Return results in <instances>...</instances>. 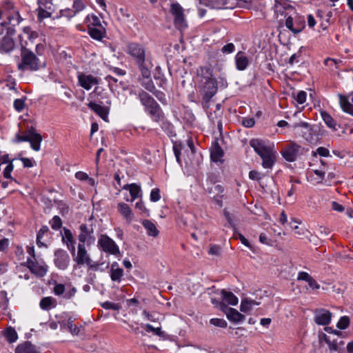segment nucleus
Returning a JSON list of instances; mask_svg holds the SVG:
<instances>
[{
  "mask_svg": "<svg viewBox=\"0 0 353 353\" xmlns=\"http://www.w3.org/2000/svg\"><path fill=\"white\" fill-rule=\"evenodd\" d=\"M252 305H250V303L248 302V299H243L241 303V311L243 312H248V311L252 310Z\"/></svg>",
  "mask_w": 353,
  "mask_h": 353,
  "instance_id": "obj_53",
  "label": "nucleus"
},
{
  "mask_svg": "<svg viewBox=\"0 0 353 353\" xmlns=\"http://www.w3.org/2000/svg\"><path fill=\"white\" fill-rule=\"evenodd\" d=\"M350 322V318L347 316H343L340 318L336 324V327L340 330H345L349 326Z\"/></svg>",
  "mask_w": 353,
  "mask_h": 353,
  "instance_id": "obj_43",
  "label": "nucleus"
},
{
  "mask_svg": "<svg viewBox=\"0 0 353 353\" xmlns=\"http://www.w3.org/2000/svg\"><path fill=\"white\" fill-rule=\"evenodd\" d=\"M275 12L281 14H284L286 17L285 26L290 30L293 34H297L300 33L305 27V19L303 17L296 15L293 17L292 15H289V12H285L283 10H290L294 12V8L290 6L288 3L284 2L282 4L279 0H275Z\"/></svg>",
  "mask_w": 353,
  "mask_h": 353,
  "instance_id": "obj_3",
  "label": "nucleus"
},
{
  "mask_svg": "<svg viewBox=\"0 0 353 353\" xmlns=\"http://www.w3.org/2000/svg\"><path fill=\"white\" fill-rule=\"evenodd\" d=\"M14 33L15 30L10 27L7 29V35L0 38V52L8 53L14 50V41L10 36Z\"/></svg>",
  "mask_w": 353,
  "mask_h": 353,
  "instance_id": "obj_9",
  "label": "nucleus"
},
{
  "mask_svg": "<svg viewBox=\"0 0 353 353\" xmlns=\"http://www.w3.org/2000/svg\"><path fill=\"white\" fill-rule=\"evenodd\" d=\"M199 92L202 96V106L205 110L210 108V103L218 90L217 81L213 77L212 71L210 68H201L199 74Z\"/></svg>",
  "mask_w": 353,
  "mask_h": 353,
  "instance_id": "obj_1",
  "label": "nucleus"
},
{
  "mask_svg": "<svg viewBox=\"0 0 353 353\" xmlns=\"http://www.w3.org/2000/svg\"><path fill=\"white\" fill-rule=\"evenodd\" d=\"M250 145L259 157L274 150L273 144H266L264 141L259 139H251L250 141Z\"/></svg>",
  "mask_w": 353,
  "mask_h": 353,
  "instance_id": "obj_10",
  "label": "nucleus"
},
{
  "mask_svg": "<svg viewBox=\"0 0 353 353\" xmlns=\"http://www.w3.org/2000/svg\"><path fill=\"white\" fill-rule=\"evenodd\" d=\"M151 93L153 94L161 103H164L165 101V94L163 92L155 88L154 92H152Z\"/></svg>",
  "mask_w": 353,
  "mask_h": 353,
  "instance_id": "obj_62",
  "label": "nucleus"
},
{
  "mask_svg": "<svg viewBox=\"0 0 353 353\" xmlns=\"http://www.w3.org/2000/svg\"><path fill=\"white\" fill-rule=\"evenodd\" d=\"M2 6L3 10L6 12V13L12 12L14 10L13 3L10 1H6L3 2Z\"/></svg>",
  "mask_w": 353,
  "mask_h": 353,
  "instance_id": "obj_64",
  "label": "nucleus"
},
{
  "mask_svg": "<svg viewBox=\"0 0 353 353\" xmlns=\"http://www.w3.org/2000/svg\"><path fill=\"white\" fill-rule=\"evenodd\" d=\"M171 12L174 17V24L177 28L183 29L187 27L183 9L178 3L171 5Z\"/></svg>",
  "mask_w": 353,
  "mask_h": 353,
  "instance_id": "obj_11",
  "label": "nucleus"
},
{
  "mask_svg": "<svg viewBox=\"0 0 353 353\" xmlns=\"http://www.w3.org/2000/svg\"><path fill=\"white\" fill-rule=\"evenodd\" d=\"M262 159V166L265 169H272L276 161V151L260 156Z\"/></svg>",
  "mask_w": 353,
  "mask_h": 353,
  "instance_id": "obj_27",
  "label": "nucleus"
},
{
  "mask_svg": "<svg viewBox=\"0 0 353 353\" xmlns=\"http://www.w3.org/2000/svg\"><path fill=\"white\" fill-rule=\"evenodd\" d=\"M51 227L53 230H59L61 228L62 221L58 216H54L52 219L50 221Z\"/></svg>",
  "mask_w": 353,
  "mask_h": 353,
  "instance_id": "obj_45",
  "label": "nucleus"
},
{
  "mask_svg": "<svg viewBox=\"0 0 353 353\" xmlns=\"http://www.w3.org/2000/svg\"><path fill=\"white\" fill-rule=\"evenodd\" d=\"M339 103L342 110L351 115L353 116V104L351 103L347 97L343 94H339Z\"/></svg>",
  "mask_w": 353,
  "mask_h": 353,
  "instance_id": "obj_31",
  "label": "nucleus"
},
{
  "mask_svg": "<svg viewBox=\"0 0 353 353\" xmlns=\"http://www.w3.org/2000/svg\"><path fill=\"white\" fill-rule=\"evenodd\" d=\"M146 331L147 332H152L156 335L161 336L163 334V332L161 331V329L160 327H154L150 324H147L145 325Z\"/></svg>",
  "mask_w": 353,
  "mask_h": 353,
  "instance_id": "obj_57",
  "label": "nucleus"
},
{
  "mask_svg": "<svg viewBox=\"0 0 353 353\" xmlns=\"http://www.w3.org/2000/svg\"><path fill=\"white\" fill-rule=\"evenodd\" d=\"M101 306L105 310H118L119 309V306L118 304L110 301H105L103 303L101 304Z\"/></svg>",
  "mask_w": 353,
  "mask_h": 353,
  "instance_id": "obj_51",
  "label": "nucleus"
},
{
  "mask_svg": "<svg viewBox=\"0 0 353 353\" xmlns=\"http://www.w3.org/2000/svg\"><path fill=\"white\" fill-rule=\"evenodd\" d=\"M123 190H128L130 194L131 199L126 198L127 201H134L135 199L142 196V192L140 185L136 183L126 184L123 187Z\"/></svg>",
  "mask_w": 353,
  "mask_h": 353,
  "instance_id": "obj_23",
  "label": "nucleus"
},
{
  "mask_svg": "<svg viewBox=\"0 0 353 353\" xmlns=\"http://www.w3.org/2000/svg\"><path fill=\"white\" fill-rule=\"evenodd\" d=\"M146 112L154 122L158 123L164 119V113L159 105H155L153 109H150Z\"/></svg>",
  "mask_w": 353,
  "mask_h": 353,
  "instance_id": "obj_29",
  "label": "nucleus"
},
{
  "mask_svg": "<svg viewBox=\"0 0 353 353\" xmlns=\"http://www.w3.org/2000/svg\"><path fill=\"white\" fill-rule=\"evenodd\" d=\"M137 97L145 112L150 109H153L155 105H159L149 93L142 89L138 91Z\"/></svg>",
  "mask_w": 353,
  "mask_h": 353,
  "instance_id": "obj_14",
  "label": "nucleus"
},
{
  "mask_svg": "<svg viewBox=\"0 0 353 353\" xmlns=\"http://www.w3.org/2000/svg\"><path fill=\"white\" fill-rule=\"evenodd\" d=\"M224 152L217 141L212 143V148L210 149V158L214 162H222Z\"/></svg>",
  "mask_w": 353,
  "mask_h": 353,
  "instance_id": "obj_24",
  "label": "nucleus"
},
{
  "mask_svg": "<svg viewBox=\"0 0 353 353\" xmlns=\"http://www.w3.org/2000/svg\"><path fill=\"white\" fill-rule=\"evenodd\" d=\"M62 241L67 246V248L70 252L72 256H75V244L76 240L74 239L72 232L66 228H63V234L62 235Z\"/></svg>",
  "mask_w": 353,
  "mask_h": 353,
  "instance_id": "obj_18",
  "label": "nucleus"
},
{
  "mask_svg": "<svg viewBox=\"0 0 353 353\" xmlns=\"http://www.w3.org/2000/svg\"><path fill=\"white\" fill-rule=\"evenodd\" d=\"M262 177L263 174L256 170H251L249 172V178L252 180L259 181Z\"/></svg>",
  "mask_w": 353,
  "mask_h": 353,
  "instance_id": "obj_59",
  "label": "nucleus"
},
{
  "mask_svg": "<svg viewBox=\"0 0 353 353\" xmlns=\"http://www.w3.org/2000/svg\"><path fill=\"white\" fill-rule=\"evenodd\" d=\"M200 3L212 9H233L243 5L240 0H200Z\"/></svg>",
  "mask_w": 353,
  "mask_h": 353,
  "instance_id": "obj_6",
  "label": "nucleus"
},
{
  "mask_svg": "<svg viewBox=\"0 0 353 353\" xmlns=\"http://www.w3.org/2000/svg\"><path fill=\"white\" fill-rule=\"evenodd\" d=\"M210 323L214 326L219 327H227V322L222 319H212L210 321Z\"/></svg>",
  "mask_w": 353,
  "mask_h": 353,
  "instance_id": "obj_47",
  "label": "nucleus"
},
{
  "mask_svg": "<svg viewBox=\"0 0 353 353\" xmlns=\"http://www.w3.org/2000/svg\"><path fill=\"white\" fill-rule=\"evenodd\" d=\"M105 80L108 81L109 88L112 91H113L117 88V85L116 84L114 85L113 83H116L117 82V79L116 78H114L110 75H108L105 77Z\"/></svg>",
  "mask_w": 353,
  "mask_h": 353,
  "instance_id": "obj_52",
  "label": "nucleus"
},
{
  "mask_svg": "<svg viewBox=\"0 0 353 353\" xmlns=\"http://www.w3.org/2000/svg\"><path fill=\"white\" fill-rule=\"evenodd\" d=\"M80 234L78 236L79 243H85L86 241L92 243L94 241V230L92 225H87L86 224H81L79 226Z\"/></svg>",
  "mask_w": 353,
  "mask_h": 353,
  "instance_id": "obj_17",
  "label": "nucleus"
},
{
  "mask_svg": "<svg viewBox=\"0 0 353 353\" xmlns=\"http://www.w3.org/2000/svg\"><path fill=\"white\" fill-rule=\"evenodd\" d=\"M110 276L112 281L120 283L121 281V278L123 276V270L115 269L113 270H110Z\"/></svg>",
  "mask_w": 353,
  "mask_h": 353,
  "instance_id": "obj_38",
  "label": "nucleus"
},
{
  "mask_svg": "<svg viewBox=\"0 0 353 353\" xmlns=\"http://www.w3.org/2000/svg\"><path fill=\"white\" fill-rule=\"evenodd\" d=\"M234 45L232 43H229L222 48L221 51L224 54H230L234 51Z\"/></svg>",
  "mask_w": 353,
  "mask_h": 353,
  "instance_id": "obj_58",
  "label": "nucleus"
},
{
  "mask_svg": "<svg viewBox=\"0 0 353 353\" xmlns=\"http://www.w3.org/2000/svg\"><path fill=\"white\" fill-rule=\"evenodd\" d=\"M74 320L70 317L68 319L66 326L70 332L74 335L79 334L80 330L79 328L73 324Z\"/></svg>",
  "mask_w": 353,
  "mask_h": 353,
  "instance_id": "obj_42",
  "label": "nucleus"
},
{
  "mask_svg": "<svg viewBox=\"0 0 353 353\" xmlns=\"http://www.w3.org/2000/svg\"><path fill=\"white\" fill-rule=\"evenodd\" d=\"M126 52L133 59L143 77L151 75V62L146 59V50L143 44L130 42L127 44Z\"/></svg>",
  "mask_w": 353,
  "mask_h": 353,
  "instance_id": "obj_2",
  "label": "nucleus"
},
{
  "mask_svg": "<svg viewBox=\"0 0 353 353\" xmlns=\"http://www.w3.org/2000/svg\"><path fill=\"white\" fill-rule=\"evenodd\" d=\"M27 263L30 271L37 276L43 277L48 272V265H46L43 261L39 262L37 260L34 261L30 258H28Z\"/></svg>",
  "mask_w": 353,
  "mask_h": 353,
  "instance_id": "obj_12",
  "label": "nucleus"
},
{
  "mask_svg": "<svg viewBox=\"0 0 353 353\" xmlns=\"http://www.w3.org/2000/svg\"><path fill=\"white\" fill-rule=\"evenodd\" d=\"M226 316L230 321L235 323L241 322L245 319V316L234 308H232Z\"/></svg>",
  "mask_w": 353,
  "mask_h": 353,
  "instance_id": "obj_33",
  "label": "nucleus"
},
{
  "mask_svg": "<svg viewBox=\"0 0 353 353\" xmlns=\"http://www.w3.org/2000/svg\"><path fill=\"white\" fill-rule=\"evenodd\" d=\"M8 21H3L1 23L2 26H6L8 24L15 26L19 25L23 20L20 16L19 11L13 10L12 12L5 13Z\"/></svg>",
  "mask_w": 353,
  "mask_h": 353,
  "instance_id": "obj_25",
  "label": "nucleus"
},
{
  "mask_svg": "<svg viewBox=\"0 0 353 353\" xmlns=\"http://www.w3.org/2000/svg\"><path fill=\"white\" fill-rule=\"evenodd\" d=\"M65 292V285L61 283L56 284L54 287V292L56 295L60 296Z\"/></svg>",
  "mask_w": 353,
  "mask_h": 353,
  "instance_id": "obj_60",
  "label": "nucleus"
},
{
  "mask_svg": "<svg viewBox=\"0 0 353 353\" xmlns=\"http://www.w3.org/2000/svg\"><path fill=\"white\" fill-rule=\"evenodd\" d=\"M14 169V165L12 162H10L9 164L7 165L6 168L3 170V176L6 179H11V172Z\"/></svg>",
  "mask_w": 353,
  "mask_h": 353,
  "instance_id": "obj_55",
  "label": "nucleus"
},
{
  "mask_svg": "<svg viewBox=\"0 0 353 353\" xmlns=\"http://www.w3.org/2000/svg\"><path fill=\"white\" fill-rule=\"evenodd\" d=\"M15 353H41L39 347L33 345L30 341H26L19 344L16 349Z\"/></svg>",
  "mask_w": 353,
  "mask_h": 353,
  "instance_id": "obj_22",
  "label": "nucleus"
},
{
  "mask_svg": "<svg viewBox=\"0 0 353 353\" xmlns=\"http://www.w3.org/2000/svg\"><path fill=\"white\" fill-rule=\"evenodd\" d=\"M312 152L314 156H316V154L325 157L330 156L329 150L324 147H319L315 152L313 151Z\"/></svg>",
  "mask_w": 353,
  "mask_h": 353,
  "instance_id": "obj_50",
  "label": "nucleus"
},
{
  "mask_svg": "<svg viewBox=\"0 0 353 353\" xmlns=\"http://www.w3.org/2000/svg\"><path fill=\"white\" fill-rule=\"evenodd\" d=\"M301 147L294 143H289L281 152L282 157L289 162L294 161L300 153Z\"/></svg>",
  "mask_w": 353,
  "mask_h": 353,
  "instance_id": "obj_13",
  "label": "nucleus"
},
{
  "mask_svg": "<svg viewBox=\"0 0 353 353\" xmlns=\"http://www.w3.org/2000/svg\"><path fill=\"white\" fill-rule=\"evenodd\" d=\"M323 340L327 344L329 349L331 352L338 350V340L336 339H331V338L326 334L323 336Z\"/></svg>",
  "mask_w": 353,
  "mask_h": 353,
  "instance_id": "obj_37",
  "label": "nucleus"
},
{
  "mask_svg": "<svg viewBox=\"0 0 353 353\" xmlns=\"http://www.w3.org/2000/svg\"><path fill=\"white\" fill-rule=\"evenodd\" d=\"M73 259L78 265L90 264L91 259L90 258L84 243H79L77 256H73Z\"/></svg>",
  "mask_w": 353,
  "mask_h": 353,
  "instance_id": "obj_19",
  "label": "nucleus"
},
{
  "mask_svg": "<svg viewBox=\"0 0 353 353\" xmlns=\"http://www.w3.org/2000/svg\"><path fill=\"white\" fill-rule=\"evenodd\" d=\"M221 294L223 301L227 303V304L234 306L238 304L239 299L232 292L223 289L221 290Z\"/></svg>",
  "mask_w": 353,
  "mask_h": 353,
  "instance_id": "obj_30",
  "label": "nucleus"
},
{
  "mask_svg": "<svg viewBox=\"0 0 353 353\" xmlns=\"http://www.w3.org/2000/svg\"><path fill=\"white\" fill-rule=\"evenodd\" d=\"M39 8L38 18L41 19L50 17L51 15L50 12L46 11L44 9V8L43 7V6H41V5H39Z\"/></svg>",
  "mask_w": 353,
  "mask_h": 353,
  "instance_id": "obj_56",
  "label": "nucleus"
},
{
  "mask_svg": "<svg viewBox=\"0 0 353 353\" xmlns=\"http://www.w3.org/2000/svg\"><path fill=\"white\" fill-rule=\"evenodd\" d=\"M78 80L79 85L87 90H90L92 85L99 83L97 78L91 74H79Z\"/></svg>",
  "mask_w": 353,
  "mask_h": 353,
  "instance_id": "obj_20",
  "label": "nucleus"
},
{
  "mask_svg": "<svg viewBox=\"0 0 353 353\" xmlns=\"http://www.w3.org/2000/svg\"><path fill=\"white\" fill-rule=\"evenodd\" d=\"M107 105H110L111 101L108 100L106 101ZM88 106L90 110L94 112L99 115L103 121H107L108 119V114L110 112V107L102 105L101 104L97 103L95 102H90Z\"/></svg>",
  "mask_w": 353,
  "mask_h": 353,
  "instance_id": "obj_16",
  "label": "nucleus"
},
{
  "mask_svg": "<svg viewBox=\"0 0 353 353\" xmlns=\"http://www.w3.org/2000/svg\"><path fill=\"white\" fill-rule=\"evenodd\" d=\"M117 209L121 215L128 221L131 222L134 219V214L130 206L125 203H119Z\"/></svg>",
  "mask_w": 353,
  "mask_h": 353,
  "instance_id": "obj_26",
  "label": "nucleus"
},
{
  "mask_svg": "<svg viewBox=\"0 0 353 353\" xmlns=\"http://www.w3.org/2000/svg\"><path fill=\"white\" fill-rule=\"evenodd\" d=\"M255 121L254 118H243L242 125L245 128H252L254 125Z\"/></svg>",
  "mask_w": 353,
  "mask_h": 353,
  "instance_id": "obj_61",
  "label": "nucleus"
},
{
  "mask_svg": "<svg viewBox=\"0 0 353 353\" xmlns=\"http://www.w3.org/2000/svg\"><path fill=\"white\" fill-rule=\"evenodd\" d=\"M98 245L105 252L116 256L120 254L118 245L106 234L101 235L98 241Z\"/></svg>",
  "mask_w": 353,
  "mask_h": 353,
  "instance_id": "obj_7",
  "label": "nucleus"
},
{
  "mask_svg": "<svg viewBox=\"0 0 353 353\" xmlns=\"http://www.w3.org/2000/svg\"><path fill=\"white\" fill-rule=\"evenodd\" d=\"M143 227L147 230V234L149 236H157L159 234V231L157 229L155 225L150 220H144L142 223Z\"/></svg>",
  "mask_w": 353,
  "mask_h": 353,
  "instance_id": "obj_35",
  "label": "nucleus"
},
{
  "mask_svg": "<svg viewBox=\"0 0 353 353\" xmlns=\"http://www.w3.org/2000/svg\"><path fill=\"white\" fill-rule=\"evenodd\" d=\"M42 141V137L40 134L36 132L34 127L31 126L28 128L26 132H24L23 134H17L14 141L16 143H20L23 141L30 142L31 148L34 151H39L40 150V144Z\"/></svg>",
  "mask_w": 353,
  "mask_h": 353,
  "instance_id": "obj_5",
  "label": "nucleus"
},
{
  "mask_svg": "<svg viewBox=\"0 0 353 353\" xmlns=\"http://www.w3.org/2000/svg\"><path fill=\"white\" fill-rule=\"evenodd\" d=\"M235 62L236 68L239 70H245L249 63L248 59L241 52H238L236 55Z\"/></svg>",
  "mask_w": 353,
  "mask_h": 353,
  "instance_id": "obj_32",
  "label": "nucleus"
},
{
  "mask_svg": "<svg viewBox=\"0 0 353 353\" xmlns=\"http://www.w3.org/2000/svg\"><path fill=\"white\" fill-rule=\"evenodd\" d=\"M54 263L59 269L65 270L70 263V256L66 251L59 249L54 252Z\"/></svg>",
  "mask_w": 353,
  "mask_h": 353,
  "instance_id": "obj_15",
  "label": "nucleus"
},
{
  "mask_svg": "<svg viewBox=\"0 0 353 353\" xmlns=\"http://www.w3.org/2000/svg\"><path fill=\"white\" fill-rule=\"evenodd\" d=\"M26 98L23 99H17L14 101V108L16 111L18 112H21L25 108V100Z\"/></svg>",
  "mask_w": 353,
  "mask_h": 353,
  "instance_id": "obj_44",
  "label": "nucleus"
},
{
  "mask_svg": "<svg viewBox=\"0 0 353 353\" xmlns=\"http://www.w3.org/2000/svg\"><path fill=\"white\" fill-rule=\"evenodd\" d=\"M18 159L22 161L24 168H32L34 166V161L32 159L22 157L21 154H19Z\"/></svg>",
  "mask_w": 353,
  "mask_h": 353,
  "instance_id": "obj_49",
  "label": "nucleus"
},
{
  "mask_svg": "<svg viewBox=\"0 0 353 353\" xmlns=\"http://www.w3.org/2000/svg\"><path fill=\"white\" fill-rule=\"evenodd\" d=\"M89 35L94 39L101 41L105 35V29L102 27H88Z\"/></svg>",
  "mask_w": 353,
  "mask_h": 353,
  "instance_id": "obj_28",
  "label": "nucleus"
},
{
  "mask_svg": "<svg viewBox=\"0 0 353 353\" xmlns=\"http://www.w3.org/2000/svg\"><path fill=\"white\" fill-rule=\"evenodd\" d=\"M135 207L141 212L145 213L148 216L149 215V210L145 208L144 203L142 200H140L138 202H137Z\"/></svg>",
  "mask_w": 353,
  "mask_h": 353,
  "instance_id": "obj_63",
  "label": "nucleus"
},
{
  "mask_svg": "<svg viewBox=\"0 0 353 353\" xmlns=\"http://www.w3.org/2000/svg\"><path fill=\"white\" fill-rule=\"evenodd\" d=\"M144 79L143 81H141V85L150 92H154V89L156 88L153 81L150 79V77H143Z\"/></svg>",
  "mask_w": 353,
  "mask_h": 353,
  "instance_id": "obj_40",
  "label": "nucleus"
},
{
  "mask_svg": "<svg viewBox=\"0 0 353 353\" xmlns=\"http://www.w3.org/2000/svg\"><path fill=\"white\" fill-rule=\"evenodd\" d=\"M321 117L326 124V125L330 128V129H332L334 131H336V123L334 121V119L331 117L330 114H329L325 111H323L321 112Z\"/></svg>",
  "mask_w": 353,
  "mask_h": 353,
  "instance_id": "obj_34",
  "label": "nucleus"
},
{
  "mask_svg": "<svg viewBox=\"0 0 353 353\" xmlns=\"http://www.w3.org/2000/svg\"><path fill=\"white\" fill-rule=\"evenodd\" d=\"M212 302L213 304H216V307H218L225 314H227L232 309V307H228L227 303L223 301L221 302H216L215 300H212Z\"/></svg>",
  "mask_w": 353,
  "mask_h": 353,
  "instance_id": "obj_46",
  "label": "nucleus"
},
{
  "mask_svg": "<svg viewBox=\"0 0 353 353\" xmlns=\"http://www.w3.org/2000/svg\"><path fill=\"white\" fill-rule=\"evenodd\" d=\"M52 302L53 299L52 297H44L41 299L39 305L41 309L48 310L49 309H50L52 305Z\"/></svg>",
  "mask_w": 353,
  "mask_h": 353,
  "instance_id": "obj_41",
  "label": "nucleus"
},
{
  "mask_svg": "<svg viewBox=\"0 0 353 353\" xmlns=\"http://www.w3.org/2000/svg\"><path fill=\"white\" fill-rule=\"evenodd\" d=\"M332 314L330 311L321 309L316 311L314 315V321L318 325H327L331 321Z\"/></svg>",
  "mask_w": 353,
  "mask_h": 353,
  "instance_id": "obj_21",
  "label": "nucleus"
},
{
  "mask_svg": "<svg viewBox=\"0 0 353 353\" xmlns=\"http://www.w3.org/2000/svg\"><path fill=\"white\" fill-rule=\"evenodd\" d=\"M292 128L296 134L301 136L306 141H312L313 140L312 128L309 123L301 121L294 123Z\"/></svg>",
  "mask_w": 353,
  "mask_h": 353,
  "instance_id": "obj_8",
  "label": "nucleus"
},
{
  "mask_svg": "<svg viewBox=\"0 0 353 353\" xmlns=\"http://www.w3.org/2000/svg\"><path fill=\"white\" fill-rule=\"evenodd\" d=\"M3 336L10 343L15 342L18 339L16 330L12 327H8L5 330Z\"/></svg>",
  "mask_w": 353,
  "mask_h": 353,
  "instance_id": "obj_36",
  "label": "nucleus"
},
{
  "mask_svg": "<svg viewBox=\"0 0 353 353\" xmlns=\"http://www.w3.org/2000/svg\"><path fill=\"white\" fill-rule=\"evenodd\" d=\"M307 93L305 91H300L297 93L295 98L296 102L299 104H303L306 101Z\"/></svg>",
  "mask_w": 353,
  "mask_h": 353,
  "instance_id": "obj_54",
  "label": "nucleus"
},
{
  "mask_svg": "<svg viewBox=\"0 0 353 353\" xmlns=\"http://www.w3.org/2000/svg\"><path fill=\"white\" fill-rule=\"evenodd\" d=\"M150 197L152 202L159 201L161 199L160 190L157 188L152 189Z\"/></svg>",
  "mask_w": 353,
  "mask_h": 353,
  "instance_id": "obj_48",
  "label": "nucleus"
},
{
  "mask_svg": "<svg viewBox=\"0 0 353 353\" xmlns=\"http://www.w3.org/2000/svg\"><path fill=\"white\" fill-rule=\"evenodd\" d=\"M342 63L341 60L334 59L332 58H327L324 61V64L329 67L331 70L338 69L340 66V64Z\"/></svg>",
  "mask_w": 353,
  "mask_h": 353,
  "instance_id": "obj_39",
  "label": "nucleus"
},
{
  "mask_svg": "<svg viewBox=\"0 0 353 353\" xmlns=\"http://www.w3.org/2000/svg\"><path fill=\"white\" fill-rule=\"evenodd\" d=\"M20 56L21 62L17 65L19 70L33 72L43 66L39 57L25 46H21Z\"/></svg>",
  "mask_w": 353,
  "mask_h": 353,
  "instance_id": "obj_4",
  "label": "nucleus"
}]
</instances>
